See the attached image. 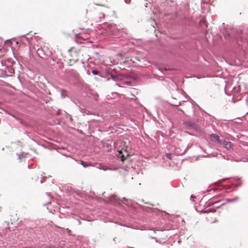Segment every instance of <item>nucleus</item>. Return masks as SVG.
Here are the masks:
<instances>
[{
    "instance_id": "9b49d317",
    "label": "nucleus",
    "mask_w": 248,
    "mask_h": 248,
    "mask_svg": "<svg viewBox=\"0 0 248 248\" xmlns=\"http://www.w3.org/2000/svg\"><path fill=\"white\" fill-rule=\"evenodd\" d=\"M119 153H120V155L122 153V152H119Z\"/></svg>"
},
{
    "instance_id": "0eeeda50",
    "label": "nucleus",
    "mask_w": 248,
    "mask_h": 248,
    "mask_svg": "<svg viewBox=\"0 0 248 248\" xmlns=\"http://www.w3.org/2000/svg\"><path fill=\"white\" fill-rule=\"evenodd\" d=\"M120 157L121 158L122 161H124L125 160V157H124V155H121Z\"/></svg>"
},
{
    "instance_id": "f03ea898",
    "label": "nucleus",
    "mask_w": 248,
    "mask_h": 248,
    "mask_svg": "<svg viewBox=\"0 0 248 248\" xmlns=\"http://www.w3.org/2000/svg\"><path fill=\"white\" fill-rule=\"evenodd\" d=\"M90 31V30L89 29H88L86 31V32L85 33H82L81 32H79V33L76 35V38L77 39H82L83 40H85L88 39L89 37V32Z\"/></svg>"
},
{
    "instance_id": "9d476101",
    "label": "nucleus",
    "mask_w": 248,
    "mask_h": 248,
    "mask_svg": "<svg viewBox=\"0 0 248 248\" xmlns=\"http://www.w3.org/2000/svg\"><path fill=\"white\" fill-rule=\"evenodd\" d=\"M137 60L140 61V60L139 59H137Z\"/></svg>"
},
{
    "instance_id": "1a4fd4ad",
    "label": "nucleus",
    "mask_w": 248,
    "mask_h": 248,
    "mask_svg": "<svg viewBox=\"0 0 248 248\" xmlns=\"http://www.w3.org/2000/svg\"><path fill=\"white\" fill-rule=\"evenodd\" d=\"M83 163H84V162H83V161H81V164L82 165H83Z\"/></svg>"
},
{
    "instance_id": "f8f14e48",
    "label": "nucleus",
    "mask_w": 248,
    "mask_h": 248,
    "mask_svg": "<svg viewBox=\"0 0 248 248\" xmlns=\"http://www.w3.org/2000/svg\"><path fill=\"white\" fill-rule=\"evenodd\" d=\"M127 84L129 85L130 84V82L127 83Z\"/></svg>"
},
{
    "instance_id": "20e7f679",
    "label": "nucleus",
    "mask_w": 248,
    "mask_h": 248,
    "mask_svg": "<svg viewBox=\"0 0 248 248\" xmlns=\"http://www.w3.org/2000/svg\"><path fill=\"white\" fill-rule=\"evenodd\" d=\"M221 144L223 145L224 148L228 150H230L232 148V143L230 141H224Z\"/></svg>"
},
{
    "instance_id": "7ed1b4c3",
    "label": "nucleus",
    "mask_w": 248,
    "mask_h": 248,
    "mask_svg": "<svg viewBox=\"0 0 248 248\" xmlns=\"http://www.w3.org/2000/svg\"><path fill=\"white\" fill-rule=\"evenodd\" d=\"M210 139L212 141H214L215 142H217L220 144L222 143L221 141L220 140L219 137L218 135L216 134H211L210 136Z\"/></svg>"
},
{
    "instance_id": "39448f33",
    "label": "nucleus",
    "mask_w": 248,
    "mask_h": 248,
    "mask_svg": "<svg viewBox=\"0 0 248 248\" xmlns=\"http://www.w3.org/2000/svg\"><path fill=\"white\" fill-rule=\"evenodd\" d=\"M184 124L185 125L189 128H192L195 127V124L190 121L186 122Z\"/></svg>"
},
{
    "instance_id": "423d86ee",
    "label": "nucleus",
    "mask_w": 248,
    "mask_h": 248,
    "mask_svg": "<svg viewBox=\"0 0 248 248\" xmlns=\"http://www.w3.org/2000/svg\"><path fill=\"white\" fill-rule=\"evenodd\" d=\"M92 73L94 75H96L98 74L99 72L97 70H93V71H92Z\"/></svg>"
},
{
    "instance_id": "f257e3e1",
    "label": "nucleus",
    "mask_w": 248,
    "mask_h": 248,
    "mask_svg": "<svg viewBox=\"0 0 248 248\" xmlns=\"http://www.w3.org/2000/svg\"><path fill=\"white\" fill-rule=\"evenodd\" d=\"M83 46L77 47L73 46L68 51V54L65 57L64 61L67 62L69 66H71L78 60L79 55L83 50Z\"/></svg>"
},
{
    "instance_id": "6e6552de",
    "label": "nucleus",
    "mask_w": 248,
    "mask_h": 248,
    "mask_svg": "<svg viewBox=\"0 0 248 248\" xmlns=\"http://www.w3.org/2000/svg\"><path fill=\"white\" fill-rule=\"evenodd\" d=\"M166 157L170 159L171 158V155L170 154H167L166 155Z\"/></svg>"
}]
</instances>
